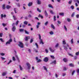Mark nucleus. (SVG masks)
Wrapping results in <instances>:
<instances>
[{
  "label": "nucleus",
  "mask_w": 79,
  "mask_h": 79,
  "mask_svg": "<svg viewBox=\"0 0 79 79\" xmlns=\"http://www.w3.org/2000/svg\"><path fill=\"white\" fill-rule=\"evenodd\" d=\"M49 34L51 35H53V32L52 31H51L49 32Z\"/></svg>",
  "instance_id": "obj_38"
},
{
  "label": "nucleus",
  "mask_w": 79,
  "mask_h": 79,
  "mask_svg": "<svg viewBox=\"0 0 79 79\" xmlns=\"http://www.w3.org/2000/svg\"><path fill=\"white\" fill-rule=\"evenodd\" d=\"M6 15H4L3 14L1 15V18H3V17L4 18H6Z\"/></svg>",
  "instance_id": "obj_18"
},
{
  "label": "nucleus",
  "mask_w": 79,
  "mask_h": 79,
  "mask_svg": "<svg viewBox=\"0 0 79 79\" xmlns=\"http://www.w3.org/2000/svg\"><path fill=\"white\" fill-rule=\"evenodd\" d=\"M77 73H79V69H78L77 70Z\"/></svg>",
  "instance_id": "obj_64"
},
{
  "label": "nucleus",
  "mask_w": 79,
  "mask_h": 79,
  "mask_svg": "<svg viewBox=\"0 0 79 79\" xmlns=\"http://www.w3.org/2000/svg\"><path fill=\"white\" fill-rule=\"evenodd\" d=\"M42 61V60L40 59H39L37 61V63H39L40 62H41Z\"/></svg>",
  "instance_id": "obj_36"
},
{
  "label": "nucleus",
  "mask_w": 79,
  "mask_h": 79,
  "mask_svg": "<svg viewBox=\"0 0 79 79\" xmlns=\"http://www.w3.org/2000/svg\"><path fill=\"white\" fill-rule=\"evenodd\" d=\"M27 65L28 67L27 69H31V64L29 63H27Z\"/></svg>",
  "instance_id": "obj_3"
},
{
  "label": "nucleus",
  "mask_w": 79,
  "mask_h": 79,
  "mask_svg": "<svg viewBox=\"0 0 79 79\" xmlns=\"http://www.w3.org/2000/svg\"><path fill=\"white\" fill-rule=\"evenodd\" d=\"M17 6H18L19 7L20 6V4L19 3H18L17 4Z\"/></svg>",
  "instance_id": "obj_55"
},
{
  "label": "nucleus",
  "mask_w": 79,
  "mask_h": 79,
  "mask_svg": "<svg viewBox=\"0 0 79 79\" xmlns=\"http://www.w3.org/2000/svg\"><path fill=\"white\" fill-rule=\"evenodd\" d=\"M45 62H47L48 61V58L47 57H45L44 60Z\"/></svg>",
  "instance_id": "obj_5"
},
{
  "label": "nucleus",
  "mask_w": 79,
  "mask_h": 79,
  "mask_svg": "<svg viewBox=\"0 0 79 79\" xmlns=\"http://www.w3.org/2000/svg\"><path fill=\"white\" fill-rule=\"evenodd\" d=\"M49 12L50 13L52 14V15H54V14H55V12H53V10H50Z\"/></svg>",
  "instance_id": "obj_11"
},
{
  "label": "nucleus",
  "mask_w": 79,
  "mask_h": 79,
  "mask_svg": "<svg viewBox=\"0 0 79 79\" xmlns=\"http://www.w3.org/2000/svg\"><path fill=\"white\" fill-rule=\"evenodd\" d=\"M6 72H3L2 73V76H6Z\"/></svg>",
  "instance_id": "obj_16"
},
{
  "label": "nucleus",
  "mask_w": 79,
  "mask_h": 79,
  "mask_svg": "<svg viewBox=\"0 0 79 79\" xmlns=\"http://www.w3.org/2000/svg\"><path fill=\"white\" fill-rule=\"evenodd\" d=\"M2 26H3L4 27H5V26H6V24L4 23H3L2 24Z\"/></svg>",
  "instance_id": "obj_61"
},
{
  "label": "nucleus",
  "mask_w": 79,
  "mask_h": 79,
  "mask_svg": "<svg viewBox=\"0 0 79 79\" xmlns=\"http://www.w3.org/2000/svg\"><path fill=\"white\" fill-rule=\"evenodd\" d=\"M63 61H64L65 63H66V62L68 61V60L66 58H64L63 59Z\"/></svg>",
  "instance_id": "obj_12"
},
{
  "label": "nucleus",
  "mask_w": 79,
  "mask_h": 79,
  "mask_svg": "<svg viewBox=\"0 0 79 79\" xmlns=\"http://www.w3.org/2000/svg\"><path fill=\"white\" fill-rule=\"evenodd\" d=\"M19 47L21 48H23V44L21 42H19Z\"/></svg>",
  "instance_id": "obj_2"
},
{
  "label": "nucleus",
  "mask_w": 79,
  "mask_h": 79,
  "mask_svg": "<svg viewBox=\"0 0 79 79\" xmlns=\"http://www.w3.org/2000/svg\"><path fill=\"white\" fill-rule=\"evenodd\" d=\"M71 42L72 44H73V39H72V40L71 41Z\"/></svg>",
  "instance_id": "obj_57"
},
{
  "label": "nucleus",
  "mask_w": 79,
  "mask_h": 79,
  "mask_svg": "<svg viewBox=\"0 0 79 79\" xmlns=\"http://www.w3.org/2000/svg\"><path fill=\"white\" fill-rule=\"evenodd\" d=\"M72 3V0H70L69 2L68 3L69 4H71Z\"/></svg>",
  "instance_id": "obj_44"
},
{
  "label": "nucleus",
  "mask_w": 79,
  "mask_h": 79,
  "mask_svg": "<svg viewBox=\"0 0 79 79\" xmlns=\"http://www.w3.org/2000/svg\"><path fill=\"white\" fill-rule=\"evenodd\" d=\"M12 30L13 32H14L16 30V27H13Z\"/></svg>",
  "instance_id": "obj_13"
},
{
  "label": "nucleus",
  "mask_w": 79,
  "mask_h": 79,
  "mask_svg": "<svg viewBox=\"0 0 79 79\" xmlns=\"http://www.w3.org/2000/svg\"><path fill=\"white\" fill-rule=\"evenodd\" d=\"M67 21H68V22H70L71 21V19L69 18L67 19Z\"/></svg>",
  "instance_id": "obj_52"
},
{
  "label": "nucleus",
  "mask_w": 79,
  "mask_h": 79,
  "mask_svg": "<svg viewBox=\"0 0 79 79\" xmlns=\"http://www.w3.org/2000/svg\"><path fill=\"white\" fill-rule=\"evenodd\" d=\"M49 8H53V7L52 6L51 4H49L48 5Z\"/></svg>",
  "instance_id": "obj_20"
},
{
  "label": "nucleus",
  "mask_w": 79,
  "mask_h": 79,
  "mask_svg": "<svg viewBox=\"0 0 79 79\" xmlns=\"http://www.w3.org/2000/svg\"><path fill=\"white\" fill-rule=\"evenodd\" d=\"M32 4H33V3L32 2H29L28 4V6H31L32 5Z\"/></svg>",
  "instance_id": "obj_9"
},
{
  "label": "nucleus",
  "mask_w": 79,
  "mask_h": 79,
  "mask_svg": "<svg viewBox=\"0 0 79 79\" xmlns=\"http://www.w3.org/2000/svg\"><path fill=\"white\" fill-rule=\"evenodd\" d=\"M37 11H38L39 12H41V10L39 9V8H37Z\"/></svg>",
  "instance_id": "obj_34"
},
{
  "label": "nucleus",
  "mask_w": 79,
  "mask_h": 79,
  "mask_svg": "<svg viewBox=\"0 0 79 79\" xmlns=\"http://www.w3.org/2000/svg\"><path fill=\"white\" fill-rule=\"evenodd\" d=\"M51 27L53 29H55V26L52 24H51Z\"/></svg>",
  "instance_id": "obj_15"
},
{
  "label": "nucleus",
  "mask_w": 79,
  "mask_h": 79,
  "mask_svg": "<svg viewBox=\"0 0 79 79\" xmlns=\"http://www.w3.org/2000/svg\"><path fill=\"white\" fill-rule=\"evenodd\" d=\"M13 17L14 20H16V16L13 15Z\"/></svg>",
  "instance_id": "obj_42"
},
{
  "label": "nucleus",
  "mask_w": 79,
  "mask_h": 79,
  "mask_svg": "<svg viewBox=\"0 0 79 79\" xmlns=\"http://www.w3.org/2000/svg\"><path fill=\"white\" fill-rule=\"evenodd\" d=\"M34 41V40L33 39H31V40H30V43H31L32 42Z\"/></svg>",
  "instance_id": "obj_50"
},
{
  "label": "nucleus",
  "mask_w": 79,
  "mask_h": 79,
  "mask_svg": "<svg viewBox=\"0 0 79 79\" xmlns=\"http://www.w3.org/2000/svg\"><path fill=\"white\" fill-rule=\"evenodd\" d=\"M30 39V36H27L25 37V40L26 41H27L28 40V39Z\"/></svg>",
  "instance_id": "obj_10"
},
{
  "label": "nucleus",
  "mask_w": 79,
  "mask_h": 79,
  "mask_svg": "<svg viewBox=\"0 0 79 79\" xmlns=\"http://www.w3.org/2000/svg\"><path fill=\"white\" fill-rule=\"evenodd\" d=\"M63 70L64 71H66V70H67V68H66L65 67H64V68Z\"/></svg>",
  "instance_id": "obj_53"
},
{
  "label": "nucleus",
  "mask_w": 79,
  "mask_h": 79,
  "mask_svg": "<svg viewBox=\"0 0 79 79\" xmlns=\"http://www.w3.org/2000/svg\"><path fill=\"white\" fill-rule=\"evenodd\" d=\"M58 45H59V44H56L55 46L56 48V47H58Z\"/></svg>",
  "instance_id": "obj_54"
},
{
  "label": "nucleus",
  "mask_w": 79,
  "mask_h": 79,
  "mask_svg": "<svg viewBox=\"0 0 79 79\" xmlns=\"http://www.w3.org/2000/svg\"><path fill=\"white\" fill-rule=\"evenodd\" d=\"M50 57L52 59H55V57L51 55V56Z\"/></svg>",
  "instance_id": "obj_33"
},
{
  "label": "nucleus",
  "mask_w": 79,
  "mask_h": 79,
  "mask_svg": "<svg viewBox=\"0 0 79 79\" xmlns=\"http://www.w3.org/2000/svg\"><path fill=\"white\" fill-rule=\"evenodd\" d=\"M28 17L29 18H32V15L30 14H29V15L28 16Z\"/></svg>",
  "instance_id": "obj_47"
},
{
  "label": "nucleus",
  "mask_w": 79,
  "mask_h": 79,
  "mask_svg": "<svg viewBox=\"0 0 79 79\" xmlns=\"http://www.w3.org/2000/svg\"><path fill=\"white\" fill-rule=\"evenodd\" d=\"M56 16H54V21H56Z\"/></svg>",
  "instance_id": "obj_45"
},
{
  "label": "nucleus",
  "mask_w": 79,
  "mask_h": 79,
  "mask_svg": "<svg viewBox=\"0 0 79 79\" xmlns=\"http://www.w3.org/2000/svg\"><path fill=\"white\" fill-rule=\"evenodd\" d=\"M49 49L50 52H52V53L55 52V49H52L51 47H49Z\"/></svg>",
  "instance_id": "obj_4"
},
{
  "label": "nucleus",
  "mask_w": 79,
  "mask_h": 79,
  "mask_svg": "<svg viewBox=\"0 0 79 79\" xmlns=\"http://www.w3.org/2000/svg\"><path fill=\"white\" fill-rule=\"evenodd\" d=\"M34 51H35V52H36V53H38V52H38V50H37L36 49H35Z\"/></svg>",
  "instance_id": "obj_56"
},
{
  "label": "nucleus",
  "mask_w": 79,
  "mask_h": 79,
  "mask_svg": "<svg viewBox=\"0 0 79 79\" xmlns=\"http://www.w3.org/2000/svg\"><path fill=\"white\" fill-rule=\"evenodd\" d=\"M70 8L72 10H73V9H74V6H71Z\"/></svg>",
  "instance_id": "obj_51"
},
{
  "label": "nucleus",
  "mask_w": 79,
  "mask_h": 79,
  "mask_svg": "<svg viewBox=\"0 0 79 79\" xmlns=\"http://www.w3.org/2000/svg\"><path fill=\"white\" fill-rule=\"evenodd\" d=\"M38 17H40V18H41L42 19H43V18H44V17H43V16H42V15H41L40 14L39 15H38Z\"/></svg>",
  "instance_id": "obj_24"
},
{
  "label": "nucleus",
  "mask_w": 79,
  "mask_h": 79,
  "mask_svg": "<svg viewBox=\"0 0 79 79\" xmlns=\"http://www.w3.org/2000/svg\"><path fill=\"white\" fill-rule=\"evenodd\" d=\"M0 40H1V41L2 42H5V41H4V40H3L2 38H0Z\"/></svg>",
  "instance_id": "obj_32"
},
{
  "label": "nucleus",
  "mask_w": 79,
  "mask_h": 79,
  "mask_svg": "<svg viewBox=\"0 0 79 79\" xmlns=\"http://www.w3.org/2000/svg\"><path fill=\"white\" fill-rule=\"evenodd\" d=\"M75 14V12L73 13L71 15L72 17H74Z\"/></svg>",
  "instance_id": "obj_39"
},
{
  "label": "nucleus",
  "mask_w": 79,
  "mask_h": 79,
  "mask_svg": "<svg viewBox=\"0 0 79 79\" xmlns=\"http://www.w3.org/2000/svg\"><path fill=\"white\" fill-rule=\"evenodd\" d=\"M68 54L69 55V56H72V57H73V55H72V54H71L69 53Z\"/></svg>",
  "instance_id": "obj_49"
},
{
  "label": "nucleus",
  "mask_w": 79,
  "mask_h": 79,
  "mask_svg": "<svg viewBox=\"0 0 79 79\" xmlns=\"http://www.w3.org/2000/svg\"><path fill=\"white\" fill-rule=\"evenodd\" d=\"M11 8V6H9V5H7L6 6V8L7 9H9V8Z\"/></svg>",
  "instance_id": "obj_28"
},
{
  "label": "nucleus",
  "mask_w": 79,
  "mask_h": 79,
  "mask_svg": "<svg viewBox=\"0 0 79 79\" xmlns=\"http://www.w3.org/2000/svg\"><path fill=\"white\" fill-rule=\"evenodd\" d=\"M59 15H60V16H64V13H59Z\"/></svg>",
  "instance_id": "obj_22"
},
{
  "label": "nucleus",
  "mask_w": 79,
  "mask_h": 79,
  "mask_svg": "<svg viewBox=\"0 0 79 79\" xmlns=\"http://www.w3.org/2000/svg\"><path fill=\"white\" fill-rule=\"evenodd\" d=\"M12 62V60H10L7 63V64L8 65V64H10Z\"/></svg>",
  "instance_id": "obj_21"
},
{
  "label": "nucleus",
  "mask_w": 79,
  "mask_h": 79,
  "mask_svg": "<svg viewBox=\"0 0 79 79\" xmlns=\"http://www.w3.org/2000/svg\"><path fill=\"white\" fill-rule=\"evenodd\" d=\"M36 2L38 5H40L41 4V1L40 0H37Z\"/></svg>",
  "instance_id": "obj_6"
},
{
  "label": "nucleus",
  "mask_w": 79,
  "mask_h": 79,
  "mask_svg": "<svg viewBox=\"0 0 79 79\" xmlns=\"http://www.w3.org/2000/svg\"><path fill=\"white\" fill-rule=\"evenodd\" d=\"M19 23V21H17L16 22V26H17V25H18V23Z\"/></svg>",
  "instance_id": "obj_59"
},
{
  "label": "nucleus",
  "mask_w": 79,
  "mask_h": 79,
  "mask_svg": "<svg viewBox=\"0 0 79 79\" xmlns=\"http://www.w3.org/2000/svg\"><path fill=\"white\" fill-rule=\"evenodd\" d=\"M64 29L66 31H67V28H66V27L65 25H64Z\"/></svg>",
  "instance_id": "obj_41"
},
{
  "label": "nucleus",
  "mask_w": 79,
  "mask_h": 79,
  "mask_svg": "<svg viewBox=\"0 0 79 79\" xmlns=\"http://www.w3.org/2000/svg\"><path fill=\"white\" fill-rule=\"evenodd\" d=\"M44 14L46 17H48V13L47 12V10H45L44 11Z\"/></svg>",
  "instance_id": "obj_8"
},
{
  "label": "nucleus",
  "mask_w": 79,
  "mask_h": 79,
  "mask_svg": "<svg viewBox=\"0 0 79 79\" xmlns=\"http://www.w3.org/2000/svg\"><path fill=\"white\" fill-rule=\"evenodd\" d=\"M45 52L47 53H48V50H47V49H45Z\"/></svg>",
  "instance_id": "obj_60"
},
{
  "label": "nucleus",
  "mask_w": 79,
  "mask_h": 79,
  "mask_svg": "<svg viewBox=\"0 0 79 79\" xmlns=\"http://www.w3.org/2000/svg\"><path fill=\"white\" fill-rule=\"evenodd\" d=\"M52 63H53V64H56V60H55L53 61H52V62L51 63V64H52Z\"/></svg>",
  "instance_id": "obj_14"
},
{
  "label": "nucleus",
  "mask_w": 79,
  "mask_h": 79,
  "mask_svg": "<svg viewBox=\"0 0 79 79\" xmlns=\"http://www.w3.org/2000/svg\"><path fill=\"white\" fill-rule=\"evenodd\" d=\"M24 31L25 34H29V32L26 31V30H25Z\"/></svg>",
  "instance_id": "obj_23"
},
{
  "label": "nucleus",
  "mask_w": 79,
  "mask_h": 79,
  "mask_svg": "<svg viewBox=\"0 0 79 79\" xmlns=\"http://www.w3.org/2000/svg\"><path fill=\"white\" fill-rule=\"evenodd\" d=\"M62 42L63 44L64 45H65V44H66V43L65 40H63Z\"/></svg>",
  "instance_id": "obj_26"
},
{
  "label": "nucleus",
  "mask_w": 79,
  "mask_h": 79,
  "mask_svg": "<svg viewBox=\"0 0 79 79\" xmlns=\"http://www.w3.org/2000/svg\"><path fill=\"white\" fill-rule=\"evenodd\" d=\"M40 44H42V45H44V43L43 42V40H42V39L40 40Z\"/></svg>",
  "instance_id": "obj_7"
},
{
  "label": "nucleus",
  "mask_w": 79,
  "mask_h": 79,
  "mask_svg": "<svg viewBox=\"0 0 79 79\" xmlns=\"http://www.w3.org/2000/svg\"><path fill=\"white\" fill-rule=\"evenodd\" d=\"M35 45L36 46V48H39V45L37 44V43H35Z\"/></svg>",
  "instance_id": "obj_35"
},
{
  "label": "nucleus",
  "mask_w": 79,
  "mask_h": 79,
  "mask_svg": "<svg viewBox=\"0 0 79 79\" xmlns=\"http://www.w3.org/2000/svg\"><path fill=\"white\" fill-rule=\"evenodd\" d=\"M57 23L59 24H61V22L59 21H57Z\"/></svg>",
  "instance_id": "obj_62"
},
{
  "label": "nucleus",
  "mask_w": 79,
  "mask_h": 79,
  "mask_svg": "<svg viewBox=\"0 0 79 79\" xmlns=\"http://www.w3.org/2000/svg\"><path fill=\"white\" fill-rule=\"evenodd\" d=\"M12 60L13 61H15L16 60V59L15 58V57L14 56H13L12 57Z\"/></svg>",
  "instance_id": "obj_37"
},
{
  "label": "nucleus",
  "mask_w": 79,
  "mask_h": 79,
  "mask_svg": "<svg viewBox=\"0 0 79 79\" xmlns=\"http://www.w3.org/2000/svg\"><path fill=\"white\" fill-rule=\"evenodd\" d=\"M63 47H64V49L65 50L67 51V50H68V48L67 47H66L64 45H63Z\"/></svg>",
  "instance_id": "obj_17"
},
{
  "label": "nucleus",
  "mask_w": 79,
  "mask_h": 79,
  "mask_svg": "<svg viewBox=\"0 0 79 79\" xmlns=\"http://www.w3.org/2000/svg\"><path fill=\"white\" fill-rule=\"evenodd\" d=\"M12 41H13V40H12V39H10L8 41H7L6 44V45H8V44H10V43L11 42H12Z\"/></svg>",
  "instance_id": "obj_1"
},
{
  "label": "nucleus",
  "mask_w": 79,
  "mask_h": 79,
  "mask_svg": "<svg viewBox=\"0 0 79 79\" xmlns=\"http://www.w3.org/2000/svg\"><path fill=\"white\" fill-rule=\"evenodd\" d=\"M0 55L1 56H4V55H5V54L3 53H0Z\"/></svg>",
  "instance_id": "obj_46"
},
{
  "label": "nucleus",
  "mask_w": 79,
  "mask_h": 79,
  "mask_svg": "<svg viewBox=\"0 0 79 79\" xmlns=\"http://www.w3.org/2000/svg\"><path fill=\"white\" fill-rule=\"evenodd\" d=\"M48 22L47 21L45 23H44V25L45 26H47L48 25Z\"/></svg>",
  "instance_id": "obj_31"
},
{
  "label": "nucleus",
  "mask_w": 79,
  "mask_h": 79,
  "mask_svg": "<svg viewBox=\"0 0 79 79\" xmlns=\"http://www.w3.org/2000/svg\"><path fill=\"white\" fill-rule=\"evenodd\" d=\"M38 35L39 36V39L40 40H41V35H40V34H39Z\"/></svg>",
  "instance_id": "obj_40"
},
{
  "label": "nucleus",
  "mask_w": 79,
  "mask_h": 79,
  "mask_svg": "<svg viewBox=\"0 0 79 79\" xmlns=\"http://www.w3.org/2000/svg\"><path fill=\"white\" fill-rule=\"evenodd\" d=\"M27 23H28V22H27V21H25L24 22V24H26V25H27Z\"/></svg>",
  "instance_id": "obj_27"
},
{
  "label": "nucleus",
  "mask_w": 79,
  "mask_h": 79,
  "mask_svg": "<svg viewBox=\"0 0 79 79\" xmlns=\"http://www.w3.org/2000/svg\"><path fill=\"white\" fill-rule=\"evenodd\" d=\"M3 35V33H0V37H2V36Z\"/></svg>",
  "instance_id": "obj_58"
},
{
  "label": "nucleus",
  "mask_w": 79,
  "mask_h": 79,
  "mask_svg": "<svg viewBox=\"0 0 79 79\" xmlns=\"http://www.w3.org/2000/svg\"><path fill=\"white\" fill-rule=\"evenodd\" d=\"M77 18H79V15H76Z\"/></svg>",
  "instance_id": "obj_63"
},
{
  "label": "nucleus",
  "mask_w": 79,
  "mask_h": 79,
  "mask_svg": "<svg viewBox=\"0 0 79 79\" xmlns=\"http://www.w3.org/2000/svg\"><path fill=\"white\" fill-rule=\"evenodd\" d=\"M79 52H76V55L77 56L78 55H79Z\"/></svg>",
  "instance_id": "obj_48"
},
{
  "label": "nucleus",
  "mask_w": 79,
  "mask_h": 79,
  "mask_svg": "<svg viewBox=\"0 0 79 79\" xmlns=\"http://www.w3.org/2000/svg\"><path fill=\"white\" fill-rule=\"evenodd\" d=\"M75 73V70H73L72 72V76H73V75H74V74Z\"/></svg>",
  "instance_id": "obj_43"
},
{
  "label": "nucleus",
  "mask_w": 79,
  "mask_h": 79,
  "mask_svg": "<svg viewBox=\"0 0 79 79\" xmlns=\"http://www.w3.org/2000/svg\"><path fill=\"white\" fill-rule=\"evenodd\" d=\"M24 29H19V31L20 32H23V31H24Z\"/></svg>",
  "instance_id": "obj_30"
},
{
  "label": "nucleus",
  "mask_w": 79,
  "mask_h": 79,
  "mask_svg": "<svg viewBox=\"0 0 79 79\" xmlns=\"http://www.w3.org/2000/svg\"><path fill=\"white\" fill-rule=\"evenodd\" d=\"M69 66L71 67H74V65L72 63H71L69 64Z\"/></svg>",
  "instance_id": "obj_19"
},
{
  "label": "nucleus",
  "mask_w": 79,
  "mask_h": 79,
  "mask_svg": "<svg viewBox=\"0 0 79 79\" xmlns=\"http://www.w3.org/2000/svg\"><path fill=\"white\" fill-rule=\"evenodd\" d=\"M43 68L45 71H47V67H46V66H43Z\"/></svg>",
  "instance_id": "obj_25"
},
{
  "label": "nucleus",
  "mask_w": 79,
  "mask_h": 79,
  "mask_svg": "<svg viewBox=\"0 0 79 79\" xmlns=\"http://www.w3.org/2000/svg\"><path fill=\"white\" fill-rule=\"evenodd\" d=\"M19 67L20 68V70L21 71H22V70H23V67H21V65H19Z\"/></svg>",
  "instance_id": "obj_29"
}]
</instances>
